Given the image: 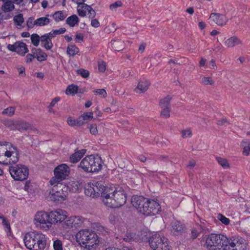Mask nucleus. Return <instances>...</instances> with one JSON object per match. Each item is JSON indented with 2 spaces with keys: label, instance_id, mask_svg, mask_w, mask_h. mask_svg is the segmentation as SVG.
I'll use <instances>...</instances> for the list:
<instances>
[{
  "label": "nucleus",
  "instance_id": "obj_34",
  "mask_svg": "<svg viewBox=\"0 0 250 250\" xmlns=\"http://www.w3.org/2000/svg\"><path fill=\"white\" fill-rule=\"evenodd\" d=\"M16 129L22 131L29 129L31 126L28 123L23 121H17Z\"/></svg>",
  "mask_w": 250,
  "mask_h": 250
},
{
  "label": "nucleus",
  "instance_id": "obj_48",
  "mask_svg": "<svg viewBox=\"0 0 250 250\" xmlns=\"http://www.w3.org/2000/svg\"><path fill=\"white\" fill-rule=\"evenodd\" d=\"M16 123L17 121H14L13 120H7L5 122L4 125L11 130H16Z\"/></svg>",
  "mask_w": 250,
  "mask_h": 250
},
{
  "label": "nucleus",
  "instance_id": "obj_14",
  "mask_svg": "<svg viewBox=\"0 0 250 250\" xmlns=\"http://www.w3.org/2000/svg\"><path fill=\"white\" fill-rule=\"evenodd\" d=\"M49 215L52 226L53 223H61L64 221L67 216V213L64 210L58 209L50 212Z\"/></svg>",
  "mask_w": 250,
  "mask_h": 250
},
{
  "label": "nucleus",
  "instance_id": "obj_16",
  "mask_svg": "<svg viewBox=\"0 0 250 250\" xmlns=\"http://www.w3.org/2000/svg\"><path fill=\"white\" fill-rule=\"evenodd\" d=\"M7 48L10 51L16 52L18 54L24 56L28 52L26 44L22 42H18L13 44H8Z\"/></svg>",
  "mask_w": 250,
  "mask_h": 250
},
{
  "label": "nucleus",
  "instance_id": "obj_36",
  "mask_svg": "<svg viewBox=\"0 0 250 250\" xmlns=\"http://www.w3.org/2000/svg\"><path fill=\"white\" fill-rule=\"evenodd\" d=\"M66 29L62 27L58 30H52L49 33L46 34L51 39H52L57 35L64 33Z\"/></svg>",
  "mask_w": 250,
  "mask_h": 250
},
{
  "label": "nucleus",
  "instance_id": "obj_54",
  "mask_svg": "<svg viewBox=\"0 0 250 250\" xmlns=\"http://www.w3.org/2000/svg\"><path fill=\"white\" fill-rule=\"evenodd\" d=\"M93 228L101 233H104L105 231L104 228L103 226H102L100 223H96L93 224Z\"/></svg>",
  "mask_w": 250,
  "mask_h": 250
},
{
  "label": "nucleus",
  "instance_id": "obj_33",
  "mask_svg": "<svg viewBox=\"0 0 250 250\" xmlns=\"http://www.w3.org/2000/svg\"><path fill=\"white\" fill-rule=\"evenodd\" d=\"M66 52L70 56L74 57L79 53V49L74 44H69Z\"/></svg>",
  "mask_w": 250,
  "mask_h": 250
},
{
  "label": "nucleus",
  "instance_id": "obj_40",
  "mask_svg": "<svg viewBox=\"0 0 250 250\" xmlns=\"http://www.w3.org/2000/svg\"><path fill=\"white\" fill-rule=\"evenodd\" d=\"M93 112H85L84 113L82 116H81L79 119L81 122L83 123V125L84 123V121L85 120H92L93 118Z\"/></svg>",
  "mask_w": 250,
  "mask_h": 250
},
{
  "label": "nucleus",
  "instance_id": "obj_11",
  "mask_svg": "<svg viewBox=\"0 0 250 250\" xmlns=\"http://www.w3.org/2000/svg\"><path fill=\"white\" fill-rule=\"evenodd\" d=\"M148 200V199L142 196H133L131 198V204L139 212L145 214L146 210L145 207H146Z\"/></svg>",
  "mask_w": 250,
  "mask_h": 250
},
{
  "label": "nucleus",
  "instance_id": "obj_31",
  "mask_svg": "<svg viewBox=\"0 0 250 250\" xmlns=\"http://www.w3.org/2000/svg\"><path fill=\"white\" fill-rule=\"evenodd\" d=\"M79 22V19L76 15H73L67 18L66 23L71 27L77 25Z\"/></svg>",
  "mask_w": 250,
  "mask_h": 250
},
{
  "label": "nucleus",
  "instance_id": "obj_37",
  "mask_svg": "<svg viewBox=\"0 0 250 250\" xmlns=\"http://www.w3.org/2000/svg\"><path fill=\"white\" fill-rule=\"evenodd\" d=\"M74 221V227H80L82 226L86 219L81 216H73Z\"/></svg>",
  "mask_w": 250,
  "mask_h": 250
},
{
  "label": "nucleus",
  "instance_id": "obj_30",
  "mask_svg": "<svg viewBox=\"0 0 250 250\" xmlns=\"http://www.w3.org/2000/svg\"><path fill=\"white\" fill-rule=\"evenodd\" d=\"M66 16V12L63 11H56L52 15L53 19L57 22L63 21Z\"/></svg>",
  "mask_w": 250,
  "mask_h": 250
},
{
  "label": "nucleus",
  "instance_id": "obj_42",
  "mask_svg": "<svg viewBox=\"0 0 250 250\" xmlns=\"http://www.w3.org/2000/svg\"><path fill=\"white\" fill-rule=\"evenodd\" d=\"M54 176H53L51 180H50V183L51 186H57L58 187H61L62 186V184L60 182L62 181L60 179H59L56 174H54Z\"/></svg>",
  "mask_w": 250,
  "mask_h": 250
},
{
  "label": "nucleus",
  "instance_id": "obj_19",
  "mask_svg": "<svg viewBox=\"0 0 250 250\" xmlns=\"http://www.w3.org/2000/svg\"><path fill=\"white\" fill-rule=\"evenodd\" d=\"M98 186L99 184H98V186H94L93 184L92 185H88L84 189V193L87 196L91 197L92 198L97 197L100 196L101 194V192L102 191V188H101V187H100V188L98 190Z\"/></svg>",
  "mask_w": 250,
  "mask_h": 250
},
{
  "label": "nucleus",
  "instance_id": "obj_18",
  "mask_svg": "<svg viewBox=\"0 0 250 250\" xmlns=\"http://www.w3.org/2000/svg\"><path fill=\"white\" fill-rule=\"evenodd\" d=\"M9 146L5 156L9 158L7 163H9V164H15L19 161V152L16 147L14 146L11 144Z\"/></svg>",
  "mask_w": 250,
  "mask_h": 250
},
{
  "label": "nucleus",
  "instance_id": "obj_20",
  "mask_svg": "<svg viewBox=\"0 0 250 250\" xmlns=\"http://www.w3.org/2000/svg\"><path fill=\"white\" fill-rule=\"evenodd\" d=\"M146 236L143 235L142 232H139V234L132 232L127 233L123 237V240L125 242H130L131 241H135L137 242L143 241Z\"/></svg>",
  "mask_w": 250,
  "mask_h": 250
},
{
  "label": "nucleus",
  "instance_id": "obj_8",
  "mask_svg": "<svg viewBox=\"0 0 250 250\" xmlns=\"http://www.w3.org/2000/svg\"><path fill=\"white\" fill-rule=\"evenodd\" d=\"M101 188L102 190L101 195L104 204L111 208H118L115 198L112 196V189L104 187H101Z\"/></svg>",
  "mask_w": 250,
  "mask_h": 250
},
{
  "label": "nucleus",
  "instance_id": "obj_64",
  "mask_svg": "<svg viewBox=\"0 0 250 250\" xmlns=\"http://www.w3.org/2000/svg\"><path fill=\"white\" fill-rule=\"evenodd\" d=\"M99 71L101 72H104L106 69V65L105 62H102L98 66Z\"/></svg>",
  "mask_w": 250,
  "mask_h": 250
},
{
  "label": "nucleus",
  "instance_id": "obj_28",
  "mask_svg": "<svg viewBox=\"0 0 250 250\" xmlns=\"http://www.w3.org/2000/svg\"><path fill=\"white\" fill-rule=\"evenodd\" d=\"M149 85L150 83L147 80L140 81L134 90L136 93H144L148 89Z\"/></svg>",
  "mask_w": 250,
  "mask_h": 250
},
{
  "label": "nucleus",
  "instance_id": "obj_5",
  "mask_svg": "<svg viewBox=\"0 0 250 250\" xmlns=\"http://www.w3.org/2000/svg\"><path fill=\"white\" fill-rule=\"evenodd\" d=\"M150 248L153 250H169L170 246L168 239L158 234H155L148 240Z\"/></svg>",
  "mask_w": 250,
  "mask_h": 250
},
{
  "label": "nucleus",
  "instance_id": "obj_4",
  "mask_svg": "<svg viewBox=\"0 0 250 250\" xmlns=\"http://www.w3.org/2000/svg\"><path fill=\"white\" fill-rule=\"evenodd\" d=\"M79 167L86 172H96L102 168V160L98 155H90L85 157L80 162Z\"/></svg>",
  "mask_w": 250,
  "mask_h": 250
},
{
  "label": "nucleus",
  "instance_id": "obj_1",
  "mask_svg": "<svg viewBox=\"0 0 250 250\" xmlns=\"http://www.w3.org/2000/svg\"><path fill=\"white\" fill-rule=\"evenodd\" d=\"M23 241L25 246L29 250H44L46 245L45 235L40 231H30L26 233Z\"/></svg>",
  "mask_w": 250,
  "mask_h": 250
},
{
  "label": "nucleus",
  "instance_id": "obj_46",
  "mask_svg": "<svg viewBox=\"0 0 250 250\" xmlns=\"http://www.w3.org/2000/svg\"><path fill=\"white\" fill-rule=\"evenodd\" d=\"M15 112V108L14 106H10L4 109L2 112V114L10 117L14 114Z\"/></svg>",
  "mask_w": 250,
  "mask_h": 250
},
{
  "label": "nucleus",
  "instance_id": "obj_26",
  "mask_svg": "<svg viewBox=\"0 0 250 250\" xmlns=\"http://www.w3.org/2000/svg\"><path fill=\"white\" fill-rule=\"evenodd\" d=\"M85 149L79 150L72 154L69 158L70 162L72 163H76L79 161L86 153Z\"/></svg>",
  "mask_w": 250,
  "mask_h": 250
},
{
  "label": "nucleus",
  "instance_id": "obj_21",
  "mask_svg": "<svg viewBox=\"0 0 250 250\" xmlns=\"http://www.w3.org/2000/svg\"><path fill=\"white\" fill-rule=\"evenodd\" d=\"M209 19L220 26L225 25L228 21V20L224 15L218 13H211Z\"/></svg>",
  "mask_w": 250,
  "mask_h": 250
},
{
  "label": "nucleus",
  "instance_id": "obj_57",
  "mask_svg": "<svg viewBox=\"0 0 250 250\" xmlns=\"http://www.w3.org/2000/svg\"><path fill=\"white\" fill-rule=\"evenodd\" d=\"M94 92L99 95H101L104 98H105L107 95L106 92L104 89H96Z\"/></svg>",
  "mask_w": 250,
  "mask_h": 250
},
{
  "label": "nucleus",
  "instance_id": "obj_39",
  "mask_svg": "<svg viewBox=\"0 0 250 250\" xmlns=\"http://www.w3.org/2000/svg\"><path fill=\"white\" fill-rule=\"evenodd\" d=\"M62 226L65 229L74 227L73 216H70L68 218L66 217L62 224Z\"/></svg>",
  "mask_w": 250,
  "mask_h": 250
},
{
  "label": "nucleus",
  "instance_id": "obj_13",
  "mask_svg": "<svg viewBox=\"0 0 250 250\" xmlns=\"http://www.w3.org/2000/svg\"><path fill=\"white\" fill-rule=\"evenodd\" d=\"M112 193L118 207L123 206L125 203L126 201V194L123 188L120 187L115 188V189L112 191Z\"/></svg>",
  "mask_w": 250,
  "mask_h": 250
},
{
  "label": "nucleus",
  "instance_id": "obj_35",
  "mask_svg": "<svg viewBox=\"0 0 250 250\" xmlns=\"http://www.w3.org/2000/svg\"><path fill=\"white\" fill-rule=\"evenodd\" d=\"M172 97L170 95H167L165 98L160 100L159 102V105L161 108L170 107V101Z\"/></svg>",
  "mask_w": 250,
  "mask_h": 250
},
{
  "label": "nucleus",
  "instance_id": "obj_52",
  "mask_svg": "<svg viewBox=\"0 0 250 250\" xmlns=\"http://www.w3.org/2000/svg\"><path fill=\"white\" fill-rule=\"evenodd\" d=\"M77 74L81 75L84 78H87L89 76V72L88 70L81 68L77 70Z\"/></svg>",
  "mask_w": 250,
  "mask_h": 250
},
{
  "label": "nucleus",
  "instance_id": "obj_22",
  "mask_svg": "<svg viewBox=\"0 0 250 250\" xmlns=\"http://www.w3.org/2000/svg\"><path fill=\"white\" fill-rule=\"evenodd\" d=\"M226 250H246V246L238 242L237 240L229 239Z\"/></svg>",
  "mask_w": 250,
  "mask_h": 250
},
{
  "label": "nucleus",
  "instance_id": "obj_55",
  "mask_svg": "<svg viewBox=\"0 0 250 250\" xmlns=\"http://www.w3.org/2000/svg\"><path fill=\"white\" fill-rule=\"evenodd\" d=\"M91 134L96 135L98 134L97 126L96 124L90 125L88 126Z\"/></svg>",
  "mask_w": 250,
  "mask_h": 250
},
{
  "label": "nucleus",
  "instance_id": "obj_62",
  "mask_svg": "<svg viewBox=\"0 0 250 250\" xmlns=\"http://www.w3.org/2000/svg\"><path fill=\"white\" fill-rule=\"evenodd\" d=\"M83 36L82 34L78 33L76 35L75 42L77 43H80L83 41Z\"/></svg>",
  "mask_w": 250,
  "mask_h": 250
},
{
  "label": "nucleus",
  "instance_id": "obj_49",
  "mask_svg": "<svg viewBox=\"0 0 250 250\" xmlns=\"http://www.w3.org/2000/svg\"><path fill=\"white\" fill-rule=\"evenodd\" d=\"M162 110L161 112V116L165 118H168L170 117V107L161 108Z\"/></svg>",
  "mask_w": 250,
  "mask_h": 250
},
{
  "label": "nucleus",
  "instance_id": "obj_29",
  "mask_svg": "<svg viewBox=\"0 0 250 250\" xmlns=\"http://www.w3.org/2000/svg\"><path fill=\"white\" fill-rule=\"evenodd\" d=\"M89 5L85 3H80L77 6V12L81 17H84L86 15Z\"/></svg>",
  "mask_w": 250,
  "mask_h": 250
},
{
  "label": "nucleus",
  "instance_id": "obj_27",
  "mask_svg": "<svg viewBox=\"0 0 250 250\" xmlns=\"http://www.w3.org/2000/svg\"><path fill=\"white\" fill-rule=\"evenodd\" d=\"M31 52L32 54H34L35 58L40 62L44 61L47 59V54L40 48H33L31 50Z\"/></svg>",
  "mask_w": 250,
  "mask_h": 250
},
{
  "label": "nucleus",
  "instance_id": "obj_2",
  "mask_svg": "<svg viewBox=\"0 0 250 250\" xmlns=\"http://www.w3.org/2000/svg\"><path fill=\"white\" fill-rule=\"evenodd\" d=\"M76 239L80 244L84 246L88 250L96 249L99 246V237L95 231L89 229L79 230L76 235Z\"/></svg>",
  "mask_w": 250,
  "mask_h": 250
},
{
  "label": "nucleus",
  "instance_id": "obj_45",
  "mask_svg": "<svg viewBox=\"0 0 250 250\" xmlns=\"http://www.w3.org/2000/svg\"><path fill=\"white\" fill-rule=\"evenodd\" d=\"M14 22L15 25L18 26H21L22 23L24 22V19L22 14H19L14 17Z\"/></svg>",
  "mask_w": 250,
  "mask_h": 250
},
{
  "label": "nucleus",
  "instance_id": "obj_7",
  "mask_svg": "<svg viewBox=\"0 0 250 250\" xmlns=\"http://www.w3.org/2000/svg\"><path fill=\"white\" fill-rule=\"evenodd\" d=\"M9 171L15 180L23 181L28 178L29 170L27 167L23 165H18L15 166H10Z\"/></svg>",
  "mask_w": 250,
  "mask_h": 250
},
{
  "label": "nucleus",
  "instance_id": "obj_25",
  "mask_svg": "<svg viewBox=\"0 0 250 250\" xmlns=\"http://www.w3.org/2000/svg\"><path fill=\"white\" fill-rule=\"evenodd\" d=\"M171 232L175 235H178L184 231L185 226L180 221H175L171 224Z\"/></svg>",
  "mask_w": 250,
  "mask_h": 250
},
{
  "label": "nucleus",
  "instance_id": "obj_50",
  "mask_svg": "<svg viewBox=\"0 0 250 250\" xmlns=\"http://www.w3.org/2000/svg\"><path fill=\"white\" fill-rule=\"evenodd\" d=\"M67 123L69 125L71 126H74V125H83V123L81 122L80 121L79 119L78 118L77 120H75L71 118H69L67 119Z\"/></svg>",
  "mask_w": 250,
  "mask_h": 250
},
{
  "label": "nucleus",
  "instance_id": "obj_6",
  "mask_svg": "<svg viewBox=\"0 0 250 250\" xmlns=\"http://www.w3.org/2000/svg\"><path fill=\"white\" fill-rule=\"evenodd\" d=\"M35 225L43 230H48L51 228L49 212L39 211L35 215L34 218Z\"/></svg>",
  "mask_w": 250,
  "mask_h": 250
},
{
  "label": "nucleus",
  "instance_id": "obj_59",
  "mask_svg": "<svg viewBox=\"0 0 250 250\" xmlns=\"http://www.w3.org/2000/svg\"><path fill=\"white\" fill-rule=\"evenodd\" d=\"M123 5L121 1H117L110 5V9L111 10L116 9L119 7L122 6Z\"/></svg>",
  "mask_w": 250,
  "mask_h": 250
},
{
  "label": "nucleus",
  "instance_id": "obj_38",
  "mask_svg": "<svg viewBox=\"0 0 250 250\" xmlns=\"http://www.w3.org/2000/svg\"><path fill=\"white\" fill-rule=\"evenodd\" d=\"M36 26H42L47 25L50 22V19L47 17H41L36 20Z\"/></svg>",
  "mask_w": 250,
  "mask_h": 250
},
{
  "label": "nucleus",
  "instance_id": "obj_44",
  "mask_svg": "<svg viewBox=\"0 0 250 250\" xmlns=\"http://www.w3.org/2000/svg\"><path fill=\"white\" fill-rule=\"evenodd\" d=\"M31 41L34 46H38L41 41V37L36 33L33 34L31 35Z\"/></svg>",
  "mask_w": 250,
  "mask_h": 250
},
{
  "label": "nucleus",
  "instance_id": "obj_61",
  "mask_svg": "<svg viewBox=\"0 0 250 250\" xmlns=\"http://www.w3.org/2000/svg\"><path fill=\"white\" fill-rule=\"evenodd\" d=\"M202 83L204 84H212L213 82L211 78L209 77H204L202 79Z\"/></svg>",
  "mask_w": 250,
  "mask_h": 250
},
{
  "label": "nucleus",
  "instance_id": "obj_41",
  "mask_svg": "<svg viewBox=\"0 0 250 250\" xmlns=\"http://www.w3.org/2000/svg\"><path fill=\"white\" fill-rule=\"evenodd\" d=\"M78 86L74 84L69 85L67 87L65 93L66 94H75L78 92Z\"/></svg>",
  "mask_w": 250,
  "mask_h": 250
},
{
  "label": "nucleus",
  "instance_id": "obj_63",
  "mask_svg": "<svg viewBox=\"0 0 250 250\" xmlns=\"http://www.w3.org/2000/svg\"><path fill=\"white\" fill-rule=\"evenodd\" d=\"M2 220V225L4 226L5 229L7 230H10L11 228H10V224H9V222L8 221V220L5 218Z\"/></svg>",
  "mask_w": 250,
  "mask_h": 250
},
{
  "label": "nucleus",
  "instance_id": "obj_58",
  "mask_svg": "<svg viewBox=\"0 0 250 250\" xmlns=\"http://www.w3.org/2000/svg\"><path fill=\"white\" fill-rule=\"evenodd\" d=\"M8 150V148L2 146H0V159H1V158L4 156H6V153H7Z\"/></svg>",
  "mask_w": 250,
  "mask_h": 250
},
{
  "label": "nucleus",
  "instance_id": "obj_56",
  "mask_svg": "<svg viewBox=\"0 0 250 250\" xmlns=\"http://www.w3.org/2000/svg\"><path fill=\"white\" fill-rule=\"evenodd\" d=\"M181 133L183 138L190 137L192 135L191 131L189 129L183 130L182 131Z\"/></svg>",
  "mask_w": 250,
  "mask_h": 250
},
{
  "label": "nucleus",
  "instance_id": "obj_12",
  "mask_svg": "<svg viewBox=\"0 0 250 250\" xmlns=\"http://www.w3.org/2000/svg\"><path fill=\"white\" fill-rule=\"evenodd\" d=\"M49 197L51 200L57 203H62L66 199V196L61 187L57 186L53 187L49 192Z\"/></svg>",
  "mask_w": 250,
  "mask_h": 250
},
{
  "label": "nucleus",
  "instance_id": "obj_15",
  "mask_svg": "<svg viewBox=\"0 0 250 250\" xmlns=\"http://www.w3.org/2000/svg\"><path fill=\"white\" fill-rule=\"evenodd\" d=\"M146 215L154 216L158 214L161 210L160 204L154 200L148 199L146 207H145Z\"/></svg>",
  "mask_w": 250,
  "mask_h": 250
},
{
  "label": "nucleus",
  "instance_id": "obj_23",
  "mask_svg": "<svg viewBox=\"0 0 250 250\" xmlns=\"http://www.w3.org/2000/svg\"><path fill=\"white\" fill-rule=\"evenodd\" d=\"M243 44V42L236 36H232L225 41V45L228 47H233Z\"/></svg>",
  "mask_w": 250,
  "mask_h": 250
},
{
  "label": "nucleus",
  "instance_id": "obj_24",
  "mask_svg": "<svg viewBox=\"0 0 250 250\" xmlns=\"http://www.w3.org/2000/svg\"><path fill=\"white\" fill-rule=\"evenodd\" d=\"M41 42L42 46L47 50H50L53 47V44L52 39L47 34L41 36Z\"/></svg>",
  "mask_w": 250,
  "mask_h": 250
},
{
  "label": "nucleus",
  "instance_id": "obj_60",
  "mask_svg": "<svg viewBox=\"0 0 250 250\" xmlns=\"http://www.w3.org/2000/svg\"><path fill=\"white\" fill-rule=\"evenodd\" d=\"M87 12H88L89 18L90 19H93L95 17L96 12L90 6H89Z\"/></svg>",
  "mask_w": 250,
  "mask_h": 250
},
{
  "label": "nucleus",
  "instance_id": "obj_47",
  "mask_svg": "<svg viewBox=\"0 0 250 250\" xmlns=\"http://www.w3.org/2000/svg\"><path fill=\"white\" fill-rule=\"evenodd\" d=\"M53 246L54 250H63L62 243L59 239L53 241Z\"/></svg>",
  "mask_w": 250,
  "mask_h": 250
},
{
  "label": "nucleus",
  "instance_id": "obj_9",
  "mask_svg": "<svg viewBox=\"0 0 250 250\" xmlns=\"http://www.w3.org/2000/svg\"><path fill=\"white\" fill-rule=\"evenodd\" d=\"M148 200V199L142 196H133L131 198V204L139 212L145 214L146 210L145 207H146Z\"/></svg>",
  "mask_w": 250,
  "mask_h": 250
},
{
  "label": "nucleus",
  "instance_id": "obj_53",
  "mask_svg": "<svg viewBox=\"0 0 250 250\" xmlns=\"http://www.w3.org/2000/svg\"><path fill=\"white\" fill-rule=\"evenodd\" d=\"M36 20H34V18L32 17H31L28 18L27 21H26V25L28 28L31 29L33 28L34 26H36Z\"/></svg>",
  "mask_w": 250,
  "mask_h": 250
},
{
  "label": "nucleus",
  "instance_id": "obj_3",
  "mask_svg": "<svg viewBox=\"0 0 250 250\" xmlns=\"http://www.w3.org/2000/svg\"><path fill=\"white\" fill-rule=\"evenodd\" d=\"M229 239L223 234L211 233L206 240V244L209 250H226Z\"/></svg>",
  "mask_w": 250,
  "mask_h": 250
},
{
  "label": "nucleus",
  "instance_id": "obj_43",
  "mask_svg": "<svg viewBox=\"0 0 250 250\" xmlns=\"http://www.w3.org/2000/svg\"><path fill=\"white\" fill-rule=\"evenodd\" d=\"M216 159L219 164L224 168H228L229 167V165L227 159L220 157H217Z\"/></svg>",
  "mask_w": 250,
  "mask_h": 250
},
{
  "label": "nucleus",
  "instance_id": "obj_10",
  "mask_svg": "<svg viewBox=\"0 0 250 250\" xmlns=\"http://www.w3.org/2000/svg\"><path fill=\"white\" fill-rule=\"evenodd\" d=\"M148 200V199L142 196H133L131 198V204L139 212L145 214L146 210L145 207H146Z\"/></svg>",
  "mask_w": 250,
  "mask_h": 250
},
{
  "label": "nucleus",
  "instance_id": "obj_51",
  "mask_svg": "<svg viewBox=\"0 0 250 250\" xmlns=\"http://www.w3.org/2000/svg\"><path fill=\"white\" fill-rule=\"evenodd\" d=\"M217 218L219 221H220L223 224H224L225 225H228L229 224V219L222 214H218Z\"/></svg>",
  "mask_w": 250,
  "mask_h": 250
},
{
  "label": "nucleus",
  "instance_id": "obj_32",
  "mask_svg": "<svg viewBox=\"0 0 250 250\" xmlns=\"http://www.w3.org/2000/svg\"><path fill=\"white\" fill-rule=\"evenodd\" d=\"M15 8L14 3L11 0L4 1L3 4L2 6V10L5 12H8L12 11Z\"/></svg>",
  "mask_w": 250,
  "mask_h": 250
},
{
  "label": "nucleus",
  "instance_id": "obj_17",
  "mask_svg": "<svg viewBox=\"0 0 250 250\" xmlns=\"http://www.w3.org/2000/svg\"><path fill=\"white\" fill-rule=\"evenodd\" d=\"M70 173V168L65 164H62L58 166L54 170V174L61 180H64Z\"/></svg>",
  "mask_w": 250,
  "mask_h": 250
}]
</instances>
